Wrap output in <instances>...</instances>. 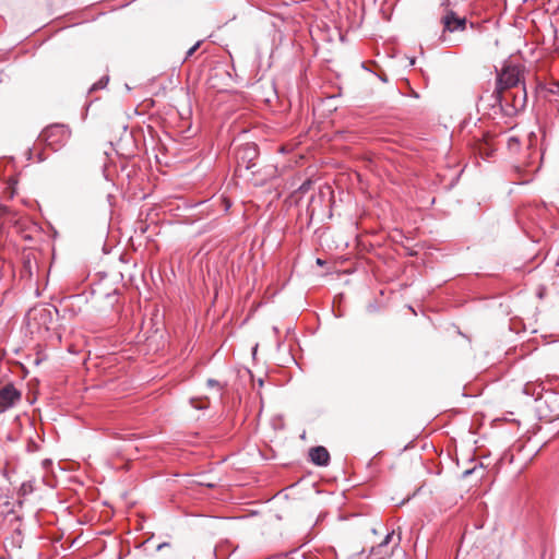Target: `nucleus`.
I'll return each instance as SVG.
<instances>
[{"label":"nucleus","mask_w":559,"mask_h":559,"mask_svg":"<svg viewBox=\"0 0 559 559\" xmlns=\"http://www.w3.org/2000/svg\"><path fill=\"white\" fill-rule=\"evenodd\" d=\"M521 82V71L516 66H504L501 72L498 74L496 88L492 93V97H495L496 103L499 105L500 109L504 111L506 115L511 116L515 114L519 109L525 106L526 102V91L523 87L522 97L514 96L513 104L511 106L503 107V92L506 90L512 88L516 86Z\"/></svg>","instance_id":"f257e3e1"},{"label":"nucleus","mask_w":559,"mask_h":559,"mask_svg":"<svg viewBox=\"0 0 559 559\" xmlns=\"http://www.w3.org/2000/svg\"><path fill=\"white\" fill-rule=\"evenodd\" d=\"M70 129L62 123H53L46 127L38 135V141L50 147L52 151H58L66 145L70 139Z\"/></svg>","instance_id":"f03ea898"},{"label":"nucleus","mask_w":559,"mask_h":559,"mask_svg":"<svg viewBox=\"0 0 559 559\" xmlns=\"http://www.w3.org/2000/svg\"><path fill=\"white\" fill-rule=\"evenodd\" d=\"M442 7H444L445 13L441 17V23L443 25V32L440 36V40L443 43H448V38L445 36V33H453L459 31H464L466 28V17H460L456 15V13L450 9L449 1L442 2Z\"/></svg>","instance_id":"7ed1b4c3"},{"label":"nucleus","mask_w":559,"mask_h":559,"mask_svg":"<svg viewBox=\"0 0 559 559\" xmlns=\"http://www.w3.org/2000/svg\"><path fill=\"white\" fill-rule=\"evenodd\" d=\"M259 156L258 147L253 143H246L240 146L237 151L236 158L239 167H245L246 169H252L255 166V159Z\"/></svg>","instance_id":"20e7f679"},{"label":"nucleus","mask_w":559,"mask_h":559,"mask_svg":"<svg viewBox=\"0 0 559 559\" xmlns=\"http://www.w3.org/2000/svg\"><path fill=\"white\" fill-rule=\"evenodd\" d=\"M21 400V392L9 383L0 389V413L12 407Z\"/></svg>","instance_id":"39448f33"},{"label":"nucleus","mask_w":559,"mask_h":559,"mask_svg":"<svg viewBox=\"0 0 559 559\" xmlns=\"http://www.w3.org/2000/svg\"><path fill=\"white\" fill-rule=\"evenodd\" d=\"M310 461L318 466H326L330 462L329 451L322 447H313L309 450Z\"/></svg>","instance_id":"423d86ee"},{"label":"nucleus","mask_w":559,"mask_h":559,"mask_svg":"<svg viewBox=\"0 0 559 559\" xmlns=\"http://www.w3.org/2000/svg\"><path fill=\"white\" fill-rule=\"evenodd\" d=\"M393 539H394V531L388 533L386 536L384 537V539L377 547L372 548L371 555H373V559L378 555L386 554L388 546L390 543L393 542ZM400 542H401V536L397 535L396 540H394V546L395 547L399 546Z\"/></svg>","instance_id":"0eeeda50"},{"label":"nucleus","mask_w":559,"mask_h":559,"mask_svg":"<svg viewBox=\"0 0 559 559\" xmlns=\"http://www.w3.org/2000/svg\"><path fill=\"white\" fill-rule=\"evenodd\" d=\"M544 390L545 389L542 383L528 382L524 385L523 393L538 400L542 397Z\"/></svg>","instance_id":"6e6552de"},{"label":"nucleus","mask_w":559,"mask_h":559,"mask_svg":"<svg viewBox=\"0 0 559 559\" xmlns=\"http://www.w3.org/2000/svg\"><path fill=\"white\" fill-rule=\"evenodd\" d=\"M108 81H109V76L108 75H104L103 78H100L96 83H94L91 88H90V93L94 92V91H97V90H103L107 86L108 84Z\"/></svg>","instance_id":"1a4fd4ad"},{"label":"nucleus","mask_w":559,"mask_h":559,"mask_svg":"<svg viewBox=\"0 0 559 559\" xmlns=\"http://www.w3.org/2000/svg\"><path fill=\"white\" fill-rule=\"evenodd\" d=\"M520 146V141L516 136H510L508 139V147L510 151H516Z\"/></svg>","instance_id":"9d476101"},{"label":"nucleus","mask_w":559,"mask_h":559,"mask_svg":"<svg viewBox=\"0 0 559 559\" xmlns=\"http://www.w3.org/2000/svg\"><path fill=\"white\" fill-rule=\"evenodd\" d=\"M200 44L201 41H198L195 43L187 52H186V57H185V60L189 59L195 51L197 49L200 47Z\"/></svg>","instance_id":"9b49d317"},{"label":"nucleus","mask_w":559,"mask_h":559,"mask_svg":"<svg viewBox=\"0 0 559 559\" xmlns=\"http://www.w3.org/2000/svg\"><path fill=\"white\" fill-rule=\"evenodd\" d=\"M206 384L209 388H217L218 392L222 390V385L219 384V382L214 379H209Z\"/></svg>","instance_id":"f8f14e48"},{"label":"nucleus","mask_w":559,"mask_h":559,"mask_svg":"<svg viewBox=\"0 0 559 559\" xmlns=\"http://www.w3.org/2000/svg\"><path fill=\"white\" fill-rule=\"evenodd\" d=\"M370 559H373V555H370ZM374 559H390V558H385V557H382V555H378V556H376Z\"/></svg>","instance_id":"ddd939ff"},{"label":"nucleus","mask_w":559,"mask_h":559,"mask_svg":"<svg viewBox=\"0 0 559 559\" xmlns=\"http://www.w3.org/2000/svg\"><path fill=\"white\" fill-rule=\"evenodd\" d=\"M166 546H168V544L167 543H163V544L158 545L157 549L166 548Z\"/></svg>","instance_id":"4468645a"},{"label":"nucleus","mask_w":559,"mask_h":559,"mask_svg":"<svg viewBox=\"0 0 559 559\" xmlns=\"http://www.w3.org/2000/svg\"><path fill=\"white\" fill-rule=\"evenodd\" d=\"M380 79H381L383 82H386V78H384V76H380Z\"/></svg>","instance_id":"2eb2a0df"}]
</instances>
